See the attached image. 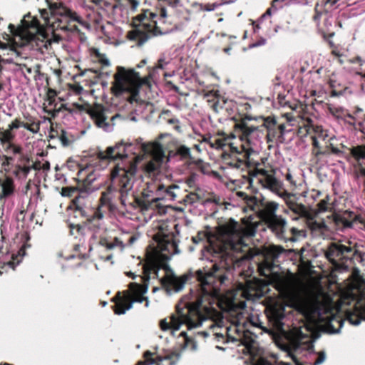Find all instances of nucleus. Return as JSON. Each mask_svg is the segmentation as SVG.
Listing matches in <instances>:
<instances>
[{"label":"nucleus","instance_id":"obj_6","mask_svg":"<svg viewBox=\"0 0 365 365\" xmlns=\"http://www.w3.org/2000/svg\"><path fill=\"white\" fill-rule=\"evenodd\" d=\"M303 309L307 318L313 324L324 323L330 333L340 331L344 319L340 316L334 314L329 308L318 302H308Z\"/></svg>","mask_w":365,"mask_h":365},{"label":"nucleus","instance_id":"obj_59","mask_svg":"<svg viewBox=\"0 0 365 365\" xmlns=\"http://www.w3.org/2000/svg\"><path fill=\"white\" fill-rule=\"evenodd\" d=\"M146 64V60H142L140 63L138 65V67L140 68V67H143V66H145Z\"/></svg>","mask_w":365,"mask_h":365},{"label":"nucleus","instance_id":"obj_11","mask_svg":"<svg viewBox=\"0 0 365 365\" xmlns=\"http://www.w3.org/2000/svg\"><path fill=\"white\" fill-rule=\"evenodd\" d=\"M130 294L122 299L114 306V312L116 314H125L127 310L132 308L133 302H143L145 300V307H148L149 302L143 295L148 292V285H141L138 283H130L129 285Z\"/></svg>","mask_w":365,"mask_h":365},{"label":"nucleus","instance_id":"obj_32","mask_svg":"<svg viewBox=\"0 0 365 365\" xmlns=\"http://www.w3.org/2000/svg\"><path fill=\"white\" fill-rule=\"evenodd\" d=\"M278 197L285 202L288 207H292V205L297 202L295 195L289 192L286 189Z\"/></svg>","mask_w":365,"mask_h":365},{"label":"nucleus","instance_id":"obj_23","mask_svg":"<svg viewBox=\"0 0 365 365\" xmlns=\"http://www.w3.org/2000/svg\"><path fill=\"white\" fill-rule=\"evenodd\" d=\"M284 311V307L282 306H273L269 309L268 317L278 329H282V319L285 317Z\"/></svg>","mask_w":365,"mask_h":365},{"label":"nucleus","instance_id":"obj_8","mask_svg":"<svg viewBox=\"0 0 365 365\" xmlns=\"http://www.w3.org/2000/svg\"><path fill=\"white\" fill-rule=\"evenodd\" d=\"M141 84L140 75L134 69L126 70L123 67L118 66L117 72L114 75L112 91L115 96L121 95L125 92L135 96Z\"/></svg>","mask_w":365,"mask_h":365},{"label":"nucleus","instance_id":"obj_14","mask_svg":"<svg viewBox=\"0 0 365 365\" xmlns=\"http://www.w3.org/2000/svg\"><path fill=\"white\" fill-rule=\"evenodd\" d=\"M255 173L263 188L279 196L284 190V183L274 176V169L256 167Z\"/></svg>","mask_w":365,"mask_h":365},{"label":"nucleus","instance_id":"obj_16","mask_svg":"<svg viewBox=\"0 0 365 365\" xmlns=\"http://www.w3.org/2000/svg\"><path fill=\"white\" fill-rule=\"evenodd\" d=\"M158 242V248L160 252L162 257L168 259L173 255L180 252L174 236L170 232H164L160 230L155 237Z\"/></svg>","mask_w":365,"mask_h":365},{"label":"nucleus","instance_id":"obj_37","mask_svg":"<svg viewBox=\"0 0 365 365\" xmlns=\"http://www.w3.org/2000/svg\"><path fill=\"white\" fill-rule=\"evenodd\" d=\"M16 171L15 174L16 175H21L24 178H26L28 175L29 174L30 171L32 170V167L27 166V165H16Z\"/></svg>","mask_w":365,"mask_h":365},{"label":"nucleus","instance_id":"obj_18","mask_svg":"<svg viewBox=\"0 0 365 365\" xmlns=\"http://www.w3.org/2000/svg\"><path fill=\"white\" fill-rule=\"evenodd\" d=\"M299 133L302 136H307L308 135L314 134L312 136L313 140V145L316 148L319 147L317 138H322L323 140L327 136L321 126L314 125L312 120L309 118H302L299 122Z\"/></svg>","mask_w":365,"mask_h":365},{"label":"nucleus","instance_id":"obj_1","mask_svg":"<svg viewBox=\"0 0 365 365\" xmlns=\"http://www.w3.org/2000/svg\"><path fill=\"white\" fill-rule=\"evenodd\" d=\"M252 228L245 227L234 220H230L219 228L220 237L217 242L210 244L203 251V257L215 262L211 268L199 269L195 271L196 277L200 287V294L195 303H190L184 297L176 305V313L160 322L162 331H175L180 329L182 324H186L188 329L201 326L203 322L210 321L209 327L212 329L213 335L218 340L227 341H240L248 349L255 346V339L250 334L244 330L242 321L243 309L246 307L245 301H238L237 294L230 293L225 297L227 308L236 313V319L232 324L223 327L224 321L222 314L211 306L218 304L221 298L220 287L227 279L222 269L232 268L235 263L244 258L235 254L246 252L247 240L255 235Z\"/></svg>","mask_w":365,"mask_h":365},{"label":"nucleus","instance_id":"obj_39","mask_svg":"<svg viewBox=\"0 0 365 365\" xmlns=\"http://www.w3.org/2000/svg\"><path fill=\"white\" fill-rule=\"evenodd\" d=\"M76 192L78 193V189L72 187H66L62 188L61 194L63 197H71ZM78 195V194L76 196Z\"/></svg>","mask_w":365,"mask_h":365},{"label":"nucleus","instance_id":"obj_17","mask_svg":"<svg viewBox=\"0 0 365 365\" xmlns=\"http://www.w3.org/2000/svg\"><path fill=\"white\" fill-rule=\"evenodd\" d=\"M26 18H29V16H24L22 20V26L16 28L13 24H9V29L12 35L13 42L14 43L18 46H23L26 42H28L31 38L32 36L29 34L28 29H32L34 31L40 34L39 32L36 31V29L31 26L33 20L35 19L34 17L31 21L26 19ZM36 18L38 19L37 16Z\"/></svg>","mask_w":365,"mask_h":365},{"label":"nucleus","instance_id":"obj_40","mask_svg":"<svg viewBox=\"0 0 365 365\" xmlns=\"http://www.w3.org/2000/svg\"><path fill=\"white\" fill-rule=\"evenodd\" d=\"M258 270L262 276L268 277L270 274V266L269 263L266 262L259 265Z\"/></svg>","mask_w":365,"mask_h":365},{"label":"nucleus","instance_id":"obj_48","mask_svg":"<svg viewBox=\"0 0 365 365\" xmlns=\"http://www.w3.org/2000/svg\"><path fill=\"white\" fill-rule=\"evenodd\" d=\"M10 149L14 154H19L21 152V148L20 146L10 145Z\"/></svg>","mask_w":365,"mask_h":365},{"label":"nucleus","instance_id":"obj_3","mask_svg":"<svg viewBox=\"0 0 365 365\" xmlns=\"http://www.w3.org/2000/svg\"><path fill=\"white\" fill-rule=\"evenodd\" d=\"M135 175V168L132 167L130 170L123 164H119L110 172L111 185L108 186L107 190L102 192L100 198V205L94 212L93 215V220H101L104 216V212L102 211L103 207L109 209L111 207V202L116 194H120L119 198L121 203L126 205L128 195L131 192L133 187Z\"/></svg>","mask_w":365,"mask_h":365},{"label":"nucleus","instance_id":"obj_49","mask_svg":"<svg viewBox=\"0 0 365 365\" xmlns=\"http://www.w3.org/2000/svg\"><path fill=\"white\" fill-rule=\"evenodd\" d=\"M272 11H274V8H272V6H271L270 8H269L266 12L261 16V19H260V21H262L263 19L267 17V16H270L272 15Z\"/></svg>","mask_w":365,"mask_h":365},{"label":"nucleus","instance_id":"obj_27","mask_svg":"<svg viewBox=\"0 0 365 365\" xmlns=\"http://www.w3.org/2000/svg\"><path fill=\"white\" fill-rule=\"evenodd\" d=\"M175 155H179L182 160L192 161L193 158L190 148L185 145H179L176 148Z\"/></svg>","mask_w":365,"mask_h":365},{"label":"nucleus","instance_id":"obj_12","mask_svg":"<svg viewBox=\"0 0 365 365\" xmlns=\"http://www.w3.org/2000/svg\"><path fill=\"white\" fill-rule=\"evenodd\" d=\"M156 15L152 12H145L136 16V20L140 23L138 27L128 34L130 40L137 41L138 46H142L150 38L148 33L153 31L156 24L154 20Z\"/></svg>","mask_w":365,"mask_h":365},{"label":"nucleus","instance_id":"obj_28","mask_svg":"<svg viewBox=\"0 0 365 365\" xmlns=\"http://www.w3.org/2000/svg\"><path fill=\"white\" fill-rule=\"evenodd\" d=\"M21 127L26 129L32 133H37L40 130V122L35 120L33 118H28L27 121H21Z\"/></svg>","mask_w":365,"mask_h":365},{"label":"nucleus","instance_id":"obj_29","mask_svg":"<svg viewBox=\"0 0 365 365\" xmlns=\"http://www.w3.org/2000/svg\"><path fill=\"white\" fill-rule=\"evenodd\" d=\"M153 355V354L152 352H150V351H147L145 352L144 354V357L145 359V362L148 364V365H150V364H156L158 365V362H163V361H170L171 358H172V356L171 355H168L165 357H162V356H157L155 358H153L152 356Z\"/></svg>","mask_w":365,"mask_h":365},{"label":"nucleus","instance_id":"obj_21","mask_svg":"<svg viewBox=\"0 0 365 365\" xmlns=\"http://www.w3.org/2000/svg\"><path fill=\"white\" fill-rule=\"evenodd\" d=\"M187 276L178 277L173 274H167L163 279L162 284L168 294L181 291L186 282Z\"/></svg>","mask_w":365,"mask_h":365},{"label":"nucleus","instance_id":"obj_22","mask_svg":"<svg viewBox=\"0 0 365 365\" xmlns=\"http://www.w3.org/2000/svg\"><path fill=\"white\" fill-rule=\"evenodd\" d=\"M267 222L268 224V227L279 239L283 240L284 241L288 240L296 241V239H294V237L289 238L286 236L285 232L287 230V221L281 216L269 220L267 221Z\"/></svg>","mask_w":365,"mask_h":365},{"label":"nucleus","instance_id":"obj_10","mask_svg":"<svg viewBox=\"0 0 365 365\" xmlns=\"http://www.w3.org/2000/svg\"><path fill=\"white\" fill-rule=\"evenodd\" d=\"M130 147L131 144L118 143L115 146L107 148L106 151H100L98 153L97 158L102 161L120 160L121 161L118 163L113 168L119 164H123L128 170L134 167L135 173L137 170L136 163L140 160L141 158L138 155L133 157L131 159H128V150Z\"/></svg>","mask_w":365,"mask_h":365},{"label":"nucleus","instance_id":"obj_4","mask_svg":"<svg viewBox=\"0 0 365 365\" xmlns=\"http://www.w3.org/2000/svg\"><path fill=\"white\" fill-rule=\"evenodd\" d=\"M247 120L251 118H245L235 125V131L237 133L242 144L240 147L234 145L230 142L231 138H235V135H231L223 138H216L210 143V147L215 149H224L228 146L233 153H245V157L248 158L252 153L255 152V146L259 142L261 135L267 128L266 122H264L259 126L250 125Z\"/></svg>","mask_w":365,"mask_h":365},{"label":"nucleus","instance_id":"obj_60","mask_svg":"<svg viewBox=\"0 0 365 365\" xmlns=\"http://www.w3.org/2000/svg\"><path fill=\"white\" fill-rule=\"evenodd\" d=\"M284 128L285 125L284 124H281L279 125V129L280 130L282 134H283Z\"/></svg>","mask_w":365,"mask_h":365},{"label":"nucleus","instance_id":"obj_62","mask_svg":"<svg viewBox=\"0 0 365 365\" xmlns=\"http://www.w3.org/2000/svg\"><path fill=\"white\" fill-rule=\"evenodd\" d=\"M218 105H219V101L216 102L214 103L213 106H214V108L217 110V107H218Z\"/></svg>","mask_w":365,"mask_h":365},{"label":"nucleus","instance_id":"obj_54","mask_svg":"<svg viewBox=\"0 0 365 365\" xmlns=\"http://www.w3.org/2000/svg\"><path fill=\"white\" fill-rule=\"evenodd\" d=\"M180 3V1L179 0H170V1H168V4L172 6V7H175V6H177L178 5V4Z\"/></svg>","mask_w":365,"mask_h":365},{"label":"nucleus","instance_id":"obj_64","mask_svg":"<svg viewBox=\"0 0 365 365\" xmlns=\"http://www.w3.org/2000/svg\"><path fill=\"white\" fill-rule=\"evenodd\" d=\"M242 160H240L235 166L236 168H240L241 164H242Z\"/></svg>","mask_w":365,"mask_h":365},{"label":"nucleus","instance_id":"obj_45","mask_svg":"<svg viewBox=\"0 0 365 365\" xmlns=\"http://www.w3.org/2000/svg\"><path fill=\"white\" fill-rule=\"evenodd\" d=\"M285 0H273L272 3V8H274V11H276L278 9L282 8L283 4L282 3Z\"/></svg>","mask_w":365,"mask_h":365},{"label":"nucleus","instance_id":"obj_53","mask_svg":"<svg viewBox=\"0 0 365 365\" xmlns=\"http://www.w3.org/2000/svg\"><path fill=\"white\" fill-rule=\"evenodd\" d=\"M160 16L161 18L164 19L168 16L167 10L165 8H162L160 11Z\"/></svg>","mask_w":365,"mask_h":365},{"label":"nucleus","instance_id":"obj_61","mask_svg":"<svg viewBox=\"0 0 365 365\" xmlns=\"http://www.w3.org/2000/svg\"><path fill=\"white\" fill-rule=\"evenodd\" d=\"M191 344H192V347H191V349H192V350H196V349H197V345H196V344H195V342H191Z\"/></svg>","mask_w":365,"mask_h":365},{"label":"nucleus","instance_id":"obj_34","mask_svg":"<svg viewBox=\"0 0 365 365\" xmlns=\"http://www.w3.org/2000/svg\"><path fill=\"white\" fill-rule=\"evenodd\" d=\"M289 209L299 216L305 217L308 215L306 207L301 203L296 202L294 205H292V207H289Z\"/></svg>","mask_w":365,"mask_h":365},{"label":"nucleus","instance_id":"obj_5","mask_svg":"<svg viewBox=\"0 0 365 365\" xmlns=\"http://www.w3.org/2000/svg\"><path fill=\"white\" fill-rule=\"evenodd\" d=\"M314 326L309 324H304L299 327H293L287 333L289 349L293 358H295V355L297 354L305 356L313 355L316 359L313 363L310 362V365H319L325 361L326 354L324 351L314 352Z\"/></svg>","mask_w":365,"mask_h":365},{"label":"nucleus","instance_id":"obj_56","mask_svg":"<svg viewBox=\"0 0 365 365\" xmlns=\"http://www.w3.org/2000/svg\"><path fill=\"white\" fill-rule=\"evenodd\" d=\"M130 3L133 9H135L138 6V1L136 0H132Z\"/></svg>","mask_w":365,"mask_h":365},{"label":"nucleus","instance_id":"obj_50","mask_svg":"<svg viewBox=\"0 0 365 365\" xmlns=\"http://www.w3.org/2000/svg\"><path fill=\"white\" fill-rule=\"evenodd\" d=\"M319 207L321 211H326L328 208L327 202L324 200H322L319 203Z\"/></svg>","mask_w":365,"mask_h":365},{"label":"nucleus","instance_id":"obj_20","mask_svg":"<svg viewBox=\"0 0 365 365\" xmlns=\"http://www.w3.org/2000/svg\"><path fill=\"white\" fill-rule=\"evenodd\" d=\"M163 189L164 185L160 182L150 180L145 182V187L142 190V195L152 202H158L163 200V196H162Z\"/></svg>","mask_w":365,"mask_h":365},{"label":"nucleus","instance_id":"obj_47","mask_svg":"<svg viewBox=\"0 0 365 365\" xmlns=\"http://www.w3.org/2000/svg\"><path fill=\"white\" fill-rule=\"evenodd\" d=\"M98 60L103 66H108L110 65V61L108 58H107L104 55L99 56Z\"/></svg>","mask_w":365,"mask_h":365},{"label":"nucleus","instance_id":"obj_2","mask_svg":"<svg viewBox=\"0 0 365 365\" xmlns=\"http://www.w3.org/2000/svg\"><path fill=\"white\" fill-rule=\"evenodd\" d=\"M48 9H39L40 19L35 18L31 26L41 34L45 40V46L58 43L61 39L59 32L78 31L75 23L83 24V20L62 3H51L46 0Z\"/></svg>","mask_w":365,"mask_h":365},{"label":"nucleus","instance_id":"obj_13","mask_svg":"<svg viewBox=\"0 0 365 365\" xmlns=\"http://www.w3.org/2000/svg\"><path fill=\"white\" fill-rule=\"evenodd\" d=\"M88 114L95 122L96 125L106 131H111L115 125L120 121L125 120L120 114L109 116L110 110L100 104H95L89 108Z\"/></svg>","mask_w":365,"mask_h":365},{"label":"nucleus","instance_id":"obj_9","mask_svg":"<svg viewBox=\"0 0 365 365\" xmlns=\"http://www.w3.org/2000/svg\"><path fill=\"white\" fill-rule=\"evenodd\" d=\"M326 257L334 264L348 262L355 264L364 259L365 253L359 251L355 245L332 243L327 248Z\"/></svg>","mask_w":365,"mask_h":365},{"label":"nucleus","instance_id":"obj_55","mask_svg":"<svg viewBox=\"0 0 365 365\" xmlns=\"http://www.w3.org/2000/svg\"><path fill=\"white\" fill-rule=\"evenodd\" d=\"M292 234L294 235V236H296V235H299V233L301 232L300 230H299L298 229L295 228V227H292L291 230H290Z\"/></svg>","mask_w":365,"mask_h":365},{"label":"nucleus","instance_id":"obj_38","mask_svg":"<svg viewBox=\"0 0 365 365\" xmlns=\"http://www.w3.org/2000/svg\"><path fill=\"white\" fill-rule=\"evenodd\" d=\"M106 247L109 250L118 247L120 250H123L124 248V244L123 241L119 240L118 237H115L112 242H107L106 243Z\"/></svg>","mask_w":365,"mask_h":365},{"label":"nucleus","instance_id":"obj_35","mask_svg":"<svg viewBox=\"0 0 365 365\" xmlns=\"http://www.w3.org/2000/svg\"><path fill=\"white\" fill-rule=\"evenodd\" d=\"M199 180V175L195 173H192L190 176H188L185 180L187 185L190 188H192L194 190H199V185L197 183Z\"/></svg>","mask_w":365,"mask_h":365},{"label":"nucleus","instance_id":"obj_41","mask_svg":"<svg viewBox=\"0 0 365 365\" xmlns=\"http://www.w3.org/2000/svg\"><path fill=\"white\" fill-rule=\"evenodd\" d=\"M59 140L63 146H67L70 144L71 140L67 136V133L62 130L59 135Z\"/></svg>","mask_w":365,"mask_h":365},{"label":"nucleus","instance_id":"obj_46","mask_svg":"<svg viewBox=\"0 0 365 365\" xmlns=\"http://www.w3.org/2000/svg\"><path fill=\"white\" fill-rule=\"evenodd\" d=\"M347 320L349 322L350 324L354 325H358L360 323V320L359 319L354 320L353 319V315L351 314L349 312L346 314Z\"/></svg>","mask_w":365,"mask_h":365},{"label":"nucleus","instance_id":"obj_42","mask_svg":"<svg viewBox=\"0 0 365 365\" xmlns=\"http://www.w3.org/2000/svg\"><path fill=\"white\" fill-rule=\"evenodd\" d=\"M8 128H9V130H11V131L14 129H18L19 128H21V120H19V119L16 118L14 119L9 125H8Z\"/></svg>","mask_w":365,"mask_h":365},{"label":"nucleus","instance_id":"obj_43","mask_svg":"<svg viewBox=\"0 0 365 365\" xmlns=\"http://www.w3.org/2000/svg\"><path fill=\"white\" fill-rule=\"evenodd\" d=\"M285 179H286V180L287 182H289L291 186H292V187H296L297 186L296 181L294 180V178H293L292 175L291 174V173L289 171H288L286 173Z\"/></svg>","mask_w":365,"mask_h":365},{"label":"nucleus","instance_id":"obj_63","mask_svg":"<svg viewBox=\"0 0 365 365\" xmlns=\"http://www.w3.org/2000/svg\"><path fill=\"white\" fill-rule=\"evenodd\" d=\"M356 73L357 75H360L361 76V78L365 80V73L364 74H361L360 72H356Z\"/></svg>","mask_w":365,"mask_h":365},{"label":"nucleus","instance_id":"obj_19","mask_svg":"<svg viewBox=\"0 0 365 365\" xmlns=\"http://www.w3.org/2000/svg\"><path fill=\"white\" fill-rule=\"evenodd\" d=\"M274 283L277 289L284 298L292 299L295 296V282L293 276H277Z\"/></svg>","mask_w":365,"mask_h":365},{"label":"nucleus","instance_id":"obj_51","mask_svg":"<svg viewBox=\"0 0 365 365\" xmlns=\"http://www.w3.org/2000/svg\"><path fill=\"white\" fill-rule=\"evenodd\" d=\"M202 142L207 143L210 145V143H212V137L210 135H205L202 138Z\"/></svg>","mask_w":365,"mask_h":365},{"label":"nucleus","instance_id":"obj_25","mask_svg":"<svg viewBox=\"0 0 365 365\" xmlns=\"http://www.w3.org/2000/svg\"><path fill=\"white\" fill-rule=\"evenodd\" d=\"M241 295H244L246 298L260 297L263 295V291L259 287L257 283H248L247 290H240Z\"/></svg>","mask_w":365,"mask_h":365},{"label":"nucleus","instance_id":"obj_58","mask_svg":"<svg viewBox=\"0 0 365 365\" xmlns=\"http://www.w3.org/2000/svg\"><path fill=\"white\" fill-rule=\"evenodd\" d=\"M8 46L7 43H3L0 41V49H6Z\"/></svg>","mask_w":365,"mask_h":365},{"label":"nucleus","instance_id":"obj_36","mask_svg":"<svg viewBox=\"0 0 365 365\" xmlns=\"http://www.w3.org/2000/svg\"><path fill=\"white\" fill-rule=\"evenodd\" d=\"M32 170H43L44 172H48L50 170V163L48 161H36L32 165Z\"/></svg>","mask_w":365,"mask_h":365},{"label":"nucleus","instance_id":"obj_31","mask_svg":"<svg viewBox=\"0 0 365 365\" xmlns=\"http://www.w3.org/2000/svg\"><path fill=\"white\" fill-rule=\"evenodd\" d=\"M179 190V186L177 185L172 184L170 186H165L164 189L162 190V196H163V199L168 197L170 200H175L177 196L175 190Z\"/></svg>","mask_w":365,"mask_h":365},{"label":"nucleus","instance_id":"obj_33","mask_svg":"<svg viewBox=\"0 0 365 365\" xmlns=\"http://www.w3.org/2000/svg\"><path fill=\"white\" fill-rule=\"evenodd\" d=\"M14 136V134L9 128L6 130L0 129V141L1 143L11 142Z\"/></svg>","mask_w":365,"mask_h":365},{"label":"nucleus","instance_id":"obj_24","mask_svg":"<svg viewBox=\"0 0 365 365\" xmlns=\"http://www.w3.org/2000/svg\"><path fill=\"white\" fill-rule=\"evenodd\" d=\"M1 188V192H0V200L11 196L15 190L14 180L10 177H5Z\"/></svg>","mask_w":365,"mask_h":365},{"label":"nucleus","instance_id":"obj_7","mask_svg":"<svg viewBox=\"0 0 365 365\" xmlns=\"http://www.w3.org/2000/svg\"><path fill=\"white\" fill-rule=\"evenodd\" d=\"M78 177L79 180L82 181V185L78 187V195L75 196L73 202L77 209L80 210L85 205V199L99 189L100 184L95 182L100 177V172L90 165L80 168L78 171Z\"/></svg>","mask_w":365,"mask_h":365},{"label":"nucleus","instance_id":"obj_57","mask_svg":"<svg viewBox=\"0 0 365 365\" xmlns=\"http://www.w3.org/2000/svg\"><path fill=\"white\" fill-rule=\"evenodd\" d=\"M5 265L9 266L10 268H11V269H14V268H15L14 262H12V261H9V262H7L5 264Z\"/></svg>","mask_w":365,"mask_h":365},{"label":"nucleus","instance_id":"obj_26","mask_svg":"<svg viewBox=\"0 0 365 365\" xmlns=\"http://www.w3.org/2000/svg\"><path fill=\"white\" fill-rule=\"evenodd\" d=\"M278 207V203L275 202H268L265 204L264 208V215L267 221L279 217L278 215H275V212Z\"/></svg>","mask_w":365,"mask_h":365},{"label":"nucleus","instance_id":"obj_52","mask_svg":"<svg viewBox=\"0 0 365 365\" xmlns=\"http://www.w3.org/2000/svg\"><path fill=\"white\" fill-rule=\"evenodd\" d=\"M265 43H266V40L265 39H262V40L259 41L258 42H256V43H253L252 45H251L250 47L253 48V47H257V46H262V45H264Z\"/></svg>","mask_w":365,"mask_h":365},{"label":"nucleus","instance_id":"obj_44","mask_svg":"<svg viewBox=\"0 0 365 365\" xmlns=\"http://www.w3.org/2000/svg\"><path fill=\"white\" fill-rule=\"evenodd\" d=\"M168 64V61H167L165 58L162 57L158 60L156 68L160 69H165Z\"/></svg>","mask_w":365,"mask_h":365},{"label":"nucleus","instance_id":"obj_30","mask_svg":"<svg viewBox=\"0 0 365 365\" xmlns=\"http://www.w3.org/2000/svg\"><path fill=\"white\" fill-rule=\"evenodd\" d=\"M334 222L339 229H346L352 227L354 222L346 219L345 215H336L334 217Z\"/></svg>","mask_w":365,"mask_h":365},{"label":"nucleus","instance_id":"obj_15","mask_svg":"<svg viewBox=\"0 0 365 365\" xmlns=\"http://www.w3.org/2000/svg\"><path fill=\"white\" fill-rule=\"evenodd\" d=\"M137 144L140 150L145 153H150L152 158L145 165V170L149 173L157 171L165 158V153L163 146L159 143L145 144L137 140Z\"/></svg>","mask_w":365,"mask_h":365}]
</instances>
